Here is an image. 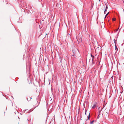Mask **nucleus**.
Here are the masks:
<instances>
[{
	"instance_id": "f257e3e1",
	"label": "nucleus",
	"mask_w": 124,
	"mask_h": 124,
	"mask_svg": "<svg viewBox=\"0 0 124 124\" xmlns=\"http://www.w3.org/2000/svg\"><path fill=\"white\" fill-rule=\"evenodd\" d=\"M105 5L106 6V8H105V11H106L107 10V9H108V6L107 5V2H106V3L105 2Z\"/></svg>"
},
{
	"instance_id": "f03ea898",
	"label": "nucleus",
	"mask_w": 124,
	"mask_h": 124,
	"mask_svg": "<svg viewBox=\"0 0 124 124\" xmlns=\"http://www.w3.org/2000/svg\"><path fill=\"white\" fill-rule=\"evenodd\" d=\"M116 18H112V20L113 21H114L116 20Z\"/></svg>"
},
{
	"instance_id": "7ed1b4c3",
	"label": "nucleus",
	"mask_w": 124,
	"mask_h": 124,
	"mask_svg": "<svg viewBox=\"0 0 124 124\" xmlns=\"http://www.w3.org/2000/svg\"><path fill=\"white\" fill-rule=\"evenodd\" d=\"M73 55H74V54H75V50H73Z\"/></svg>"
},
{
	"instance_id": "20e7f679",
	"label": "nucleus",
	"mask_w": 124,
	"mask_h": 124,
	"mask_svg": "<svg viewBox=\"0 0 124 124\" xmlns=\"http://www.w3.org/2000/svg\"><path fill=\"white\" fill-rule=\"evenodd\" d=\"M96 106V105H94L92 107V108H94V107Z\"/></svg>"
},
{
	"instance_id": "39448f33",
	"label": "nucleus",
	"mask_w": 124,
	"mask_h": 124,
	"mask_svg": "<svg viewBox=\"0 0 124 124\" xmlns=\"http://www.w3.org/2000/svg\"><path fill=\"white\" fill-rule=\"evenodd\" d=\"M116 50L117 51L118 50V49L117 47L116 46Z\"/></svg>"
},
{
	"instance_id": "423d86ee",
	"label": "nucleus",
	"mask_w": 124,
	"mask_h": 124,
	"mask_svg": "<svg viewBox=\"0 0 124 124\" xmlns=\"http://www.w3.org/2000/svg\"><path fill=\"white\" fill-rule=\"evenodd\" d=\"M108 15H107V14H106L105 16V18H106V17Z\"/></svg>"
},
{
	"instance_id": "0eeeda50",
	"label": "nucleus",
	"mask_w": 124,
	"mask_h": 124,
	"mask_svg": "<svg viewBox=\"0 0 124 124\" xmlns=\"http://www.w3.org/2000/svg\"><path fill=\"white\" fill-rule=\"evenodd\" d=\"M106 11H104V14H105L106 13Z\"/></svg>"
},
{
	"instance_id": "6e6552de",
	"label": "nucleus",
	"mask_w": 124,
	"mask_h": 124,
	"mask_svg": "<svg viewBox=\"0 0 124 124\" xmlns=\"http://www.w3.org/2000/svg\"><path fill=\"white\" fill-rule=\"evenodd\" d=\"M93 121H92V122H91V124L93 123Z\"/></svg>"
},
{
	"instance_id": "1a4fd4ad",
	"label": "nucleus",
	"mask_w": 124,
	"mask_h": 124,
	"mask_svg": "<svg viewBox=\"0 0 124 124\" xmlns=\"http://www.w3.org/2000/svg\"><path fill=\"white\" fill-rule=\"evenodd\" d=\"M109 12H108V13L107 14V15H108V14H109Z\"/></svg>"
},
{
	"instance_id": "9d476101",
	"label": "nucleus",
	"mask_w": 124,
	"mask_h": 124,
	"mask_svg": "<svg viewBox=\"0 0 124 124\" xmlns=\"http://www.w3.org/2000/svg\"><path fill=\"white\" fill-rule=\"evenodd\" d=\"M89 116L88 117V119H89Z\"/></svg>"
},
{
	"instance_id": "9b49d317",
	"label": "nucleus",
	"mask_w": 124,
	"mask_h": 124,
	"mask_svg": "<svg viewBox=\"0 0 124 124\" xmlns=\"http://www.w3.org/2000/svg\"><path fill=\"white\" fill-rule=\"evenodd\" d=\"M118 29H117V30H116V31H118Z\"/></svg>"
},
{
	"instance_id": "f8f14e48",
	"label": "nucleus",
	"mask_w": 124,
	"mask_h": 124,
	"mask_svg": "<svg viewBox=\"0 0 124 124\" xmlns=\"http://www.w3.org/2000/svg\"><path fill=\"white\" fill-rule=\"evenodd\" d=\"M85 114L86 115V111L85 112Z\"/></svg>"
},
{
	"instance_id": "ddd939ff",
	"label": "nucleus",
	"mask_w": 124,
	"mask_h": 124,
	"mask_svg": "<svg viewBox=\"0 0 124 124\" xmlns=\"http://www.w3.org/2000/svg\"><path fill=\"white\" fill-rule=\"evenodd\" d=\"M77 51V49H76V51Z\"/></svg>"
},
{
	"instance_id": "4468645a",
	"label": "nucleus",
	"mask_w": 124,
	"mask_h": 124,
	"mask_svg": "<svg viewBox=\"0 0 124 124\" xmlns=\"http://www.w3.org/2000/svg\"><path fill=\"white\" fill-rule=\"evenodd\" d=\"M99 0L100 1V0Z\"/></svg>"
}]
</instances>
